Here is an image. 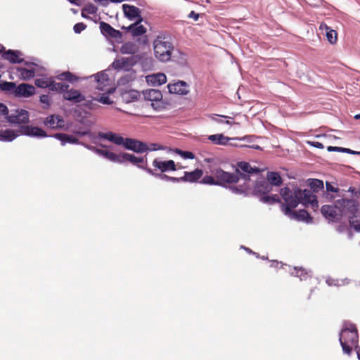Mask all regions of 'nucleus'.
I'll return each mask as SVG.
<instances>
[{
  "label": "nucleus",
  "instance_id": "obj_64",
  "mask_svg": "<svg viewBox=\"0 0 360 360\" xmlns=\"http://www.w3.org/2000/svg\"><path fill=\"white\" fill-rule=\"evenodd\" d=\"M188 18H193L195 21L198 20V18H199V14L198 13H196L195 11H192L189 14H188Z\"/></svg>",
  "mask_w": 360,
  "mask_h": 360
},
{
  "label": "nucleus",
  "instance_id": "obj_53",
  "mask_svg": "<svg viewBox=\"0 0 360 360\" xmlns=\"http://www.w3.org/2000/svg\"><path fill=\"white\" fill-rule=\"evenodd\" d=\"M280 194L285 200L291 194V191L289 188L284 187L281 189Z\"/></svg>",
  "mask_w": 360,
  "mask_h": 360
},
{
  "label": "nucleus",
  "instance_id": "obj_25",
  "mask_svg": "<svg viewBox=\"0 0 360 360\" xmlns=\"http://www.w3.org/2000/svg\"><path fill=\"white\" fill-rule=\"evenodd\" d=\"M45 124L52 129L62 127L63 126L64 121L59 115H50L46 118L44 122Z\"/></svg>",
  "mask_w": 360,
  "mask_h": 360
},
{
  "label": "nucleus",
  "instance_id": "obj_63",
  "mask_svg": "<svg viewBox=\"0 0 360 360\" xmlns=\"http://www.w3.org/2000/svg\"><path fill=\"white\" fill-rule=\"evenodd\" d=\"M148 147V150H157L161 148L160 146L157 143H151L150 146Z\"/></svg>",
  "mask_w": 360,
  "mask_h": 360
},
{
  "label": "nucleus",
  "instance_id": "obj_39",
  "mask_svg": "<svg viewBox=\"0 0 360 360\" xmlns=\"http://www.w3.org/2000/svg\"><path fill=\"white\" fill-rule=\"evenodd\" d=\"M18 72L20 77L25 80L30 79L35 75V72L33 69L29 70L24 68H18Z\"/></svg>",
  "mask_w": 360,
  "mask_h": 360
},
{
  "label": "nucleus",
  "instance_id": "obj_22",
  "mask_svg": "<svg viewBox=\"0 0 360 360\" xmlns=\"http://www.w3.org/2000/svg\"><path fill=\"white\" fill-rule=\"evenodd\" d=\"M142 21V19H138L136 22L130 25L127 29L131 33L133 37H139L146 32V28L143 25H139V23Z\"/></svg>",
  "mask_w": 360,
  "mask_h": 360
},
{
  "label": "nucleus",
  "instance_id": "obj_18",
  "mask_svg": "<svg viewBox=\"0 0 360 360\" xmlns=\"http://www.w3.org/2000/svg\"><path fill=\"white\" fill-rule=\"evenodd\" d=\"M98 136L101 139L108 140L116 145H123L124 139L122 138L117 134L109 131V132H99Z\"/></svg>",
  "mask_w": 360,
  "mask_h": 360
},
{
  "label": "nucleus",
  "instance_id": "obj_3",
  "mask_svg": "<svg viewBox=\"0 0 360 360\" xmlns=\"http://www.w3.org/2000/svg\"><path fill=\"white\" fill-rule=\"evenodd\" d=\"M210 174L215 176L217 186H226L236 184L239 181V170L236 169L235 173L224 171L221 168L216 167L210 169Z\"/></svg>",
  "mask_w": 360,
  "mask_h": 360
},
{
  "label": "nucleus",
  "instance_id": "obj_16",
  "mask_svg": "<svg viewBox=\"0 0 360 360\" xmlns=\"http://www.w3.org/2000/svg\"><path fill=\"white\" fill-rule=\"evenodd\" d=\"M99 27L101 33L105 37H110L112 38H120L122 33L115 29H114L110 24L105 22H101Z\"/></svg>",
  "mask_w": 360,
  "mask_h": 360
},
{
  "label": "nucleus",
  "instance_id": "obj_33",
  "mask_svg": "<svg viewBox=\"0 0 360 360\" xmlns=\"http://www.w3.org/2000/svg\"><path fill=\"white\" fill-rule=\"evenodd\" d=\"M144 96L146 99L151 101H160L162 98L161 91L158 89H149L146 91Z\"/></svg>",
  "mask_w": 360,
  "mask_h": 360
},
{
  "label": "nucleus",
  "instance_id": "obj_2",
  "mask_svg": "<svg viewBox=\"0 0 360 360\" xmlns=\"http://www.w3.org/2000/svg\"><path fill=\"white\" fill-rule=\"evenodd\" d=\"M344 353L349 355L352 348L358 347L359 335L354 325H350L349 328L342 330L339 338Z\"/></svg>",
  "mask_w": 360,
  "mask_h": 360
},
{
  "label": "nucleus",
  "instance_id": "obj_38",
  "mask_svg": "<svg viewBox=\"0 0 360 360\" xmlns=\"http://www.w3.org/2000/svg\"><path fill=\"white\" fill-rule=\"evenodd\" d=\"M56 78L58 80H65L69 82L73 83L79 79V77L73 75L69 71L64 72L61 74H59L58 76H56Z\"/></svg>",
  "mask_w": 360,
  "mask_h": 360
},
{
  "label": "nucleus",
  "instance_id": "obj_27",
  "mask_svg": "<svg viewBox=\"0 0 360 360\" xmlns=\"http://www.w3.org/2000/svg\"><path fill=\"white\" fill-rule=\"evenodd\" d=\"M202 174L203 172L200 169H195L193 172H185L183 181L195 182L202 177Z\"/></svg>",
  "mask_w": 360,
  "mask_h": 360
},
{
  "label": "nucleus",
  "instance_id": "obj_60",
  "mask_svg": "<svg viewBox=\"0 0 360 360\" xmlns=\"http://www.w3.org/2000/svg\"><path fill=\"white\" fill-rule=\"evenodd\" d=\"M308 3L312 6H319L321 5L322 0H307Z\"/></svg>",
  "mask_w": 360,
  "mask_h": 360
},
{
  "label": "nucleus",
  "instance_id": "obj_42",
  "mask_svg": "<svg viewBox=\"0 0 360 360\" xmlns=\"http://www.w3.org/2000/svg\"><path fill=\"white\" fill-rule=\"evenodd\" d=\"M311 191L313 193H318L319 191L323 189V183L322 181L319 179H312L309 184Z\"/></svg>",
  "mask_w": 360,
  "mask_h": 360
},
{
  "label": "nucleus",
  "instance_id": "obj_1",
  "mask_svg": "<svg viewBox=\"0 0 360 360\" xmlns=\"http://www.w3.org/2000/svg\"><path fill=\"white\" fill-rule=\"evenodd\" d=\"M155 56L162 62H167L171 59L174 46L169 35L160 34L153 41Z\"/></svg>",
  "mask_w": 360,
  "mask_h": 360
},
{
  "label": "nucleus",
  "instance_id": "obj_35",
  "mask_svg": "<svg viewBox=\"0 0 360 360\" xmlns=\"http://www.w3.org/2000/svg\"><path fill=\"white\" fill-rule=\"evenodd\" d=\"M15 86L16 84L14 82L3 81L0 79V89L5 93L14 95Z\"/></svg>",
  "mask_w": 360,
  "mask_h": 360
},
{
  "label": "nucleus",
  "instance_id": "obj_4",
  "mask_svg": "<svg viewBox=\"0 0 360 360\" xmlns=\"http://www.w3.org/2000/svg\"><path fill=\"white\" fill-rule=\"evenodd\" d=\"M236 169L239 170L238 176L239 179H241L244 181V185L240 186V188H234L233 191L236 193H240L244 192L248 188V186L246 185V183L250 181V174H258L261 172V170L257 167H252L251 165L247 162H238L237 163V168Z\"/></svg>",
  "mask_w": 360,
  "mask_h": 360
},
{
  "label": "nucleus",
  "instance_id": "obj_59",
  "mask_svg": "<svg viewBox=\"0 0 360 360\" xmlns=\"http://www.w3.org/2000/svg\"><path fill=\"white\" fill-rule=\"evenodd\" d=\"M326 190L328 191H330V192H333V193H337L339 191V188H335L330 184L327 182L326 183Z\"/></svg>",
  "mask_w": 360,
  "mask_h": 360
},
{
  "label": "nucleus",
  "instance_id": "obj_30",
  "mask_svg": "<svg viewBox=\"0 0 360 360\" xmlns=\"http://www.w3.org/2000/svg\"><path fill=\"white\" fill-rule=\"evenodd\" d=\"M266 179L269 184L271 186H279L282 184L283 181L280 174L277 172H268L266 174Z\"/></svg>",
  "mask_w": 360,
  "mask_h": 360
},
{
  "label": "nucleus",
  "instance_id": "obj_57",
  "mask_svg": "<svg viewBox=\"0 0 360 360\" xmlns=\"http://www.w3.org/2000/svg\"><path fill=\"white\" fill-rule=\"evenodd\" d=\"M180 153L184 158L193 159L195 158L194 154L190 151H180Z\"/></svg>",
  "mask_w": 360,
  "mask_h": 360
},
{
  "label": "nucleus",
  "instance_id": "obj_28",
  "mask_svg": "<svg viewBox=\"0 0 360 360\" xmlns=\"http://www.w3.org/2000/svg\"><path fill=\"white\" fill-rule=\"evenodd\" d=\"M120 53L122 54H135L139 51L138 46L131 41L124 43L120 47Z\"/></svg>",
  "mask_w": 360,
  "mask_h": 360
},
{
  "label": "nucleus",
  "instance_id": "obj_51",
  "mask_svg": "<svg viewBox=\"0 0 360 360\" xmlns=\"http://www.w3.org/2000/svg\"><path fill=\"white\" fill-rule=\"evenodd\" d=\"M86 28V25L84 22H78L74 25V31L75 33H80Z\"/></svg>",
  "mask_w": 360,
  "mask_h": 360
},
{
  "label": "nucleus",
  "instance_id": "obj_41",
  "mask_svg": "<svg viewBox=\"0 0 360 360\" xmlns=\"http://www.w3.org/2000/svg\"><path fill=\"white\" fill-rule=\"evenodd\" d=\"M260 200L264 203L271 205L276 202H281L279 196L276 194L272 195H262L260 196Z\"/></svg>",
  "mask_w": 360,
  "mask_h": 360
},
{
  "label": "nucleus",
  "instance_id": "obj_14",
  "mask_svg": "<svg viewBox=\"0 0 360 360\" xmlns=\"http://www.w3.org/2000/svg\"><path fill=\"white\" fill-rule=\"evenodd\" d=\"M167 88L169 92L171 94L186 95L189 92L188 84L183 81H179L174 84H169L167 85Z\"/></svg>",
  "mask_w": 360,
  "mask_h": 360
},
{
  "label": "nucleus",
  "instance_id": "obj_49",
  "mask_svg": "<svg viewBox=\"0 0 360 360\" xmlns=\"http://www.w3.org/2000/svg\"><path fill=\"white\" fill-rule=\"evenodd\" d=\"M67 134L56 133L53 136L60 141L61 144L64 146L67 143Z\"/></svg>",
  "mask_w": 360,
  "mask_h": 360
},
{
  "label": "nucleus",
  "instance_id": "obj_8",
  "mask_svg": "<svg viewBox=\"0 0 360 360\" xmlns=\"http://www.w3.org/2000/svg\"><path fill=\"white\" fill-rule=\"evenodd\" d=\"M136 63V60L134 56L130 57H122L115 59L112 63V67L115 70H128L131 69Z\"/></svg>",
  "mask_w": 360,
  "mask_h": 360
},
{
  "label": "nucleus",
  "instance_id": "obj_34",
  "mask_svg": "<svg viewBox=\"0 0 360 360\" xmlns=\"http://www.w3.org/2000/svg\"><path fill=\"white\" fill-rule=\"evenodd\" d=\"M271 189V186L265 181L257 182L255 187V191L262 195H266Z\"/></svg>",
  "mask_w": 360,
  "mask_h": 360
},
{
  "label": "nucleus",
  "instance_id": "obj_37",
  "mask_svg": "<svg viewBox=\"0 0 360 360\" xmlns=\"http://www.w3.org/2000/svg\"><path fill=\"white\" fill-rule=\"evenodd\" d=\"M349 221L351 227L356 231L360 232V212L349 216Z\"/></svg>",
  "mask_w": 360,
  "mask_h": 360
},
{
  "label": "nucleus",
  "instance_id": "obj_56",
  "mask_svg": "<svg viewBox=\"0 0 360 360\" xmlns=\"http://www.w3.org/2000/svg\"><path fill=\"white\" fill-rule=\"evenodd\" d=\"M67 143L78 144L79 143V139L72 135H67Z\"/></svg>",
  "mask_w": 360,
  "mask_h": 360
},
{
  "label": "nucleus",
  "instance_id": "obj_40",
  "mask_svg": "<svg viewBox=\"0 0 360 360\" xmlns=\"http://www.w3.org/2000/svg\"><path fill=\"white\" fill-rule=\"evenodd\" d=\"M50 84H51L49 89L52 91L65 92L69 87L68 84L56 82L52 79H51Z\"/></svg>",
  "mask_w": 360,
  "mask_h": 360
},
{
  "label": "nucleus",
  "instance_id": "obj_36",
  "mask_svg": "<svg viewBox=\"0 0 360 360\" xmlns=\"http://www.w3.org/2000/svg\"><path fill=\"white\" fill-rule=\"evenodd\" d=\"M208 139L215 144L226 145L229 141V138L224 136L221 134L210 135Z\"/></svg>",
  "mask_w": 360,
  "mask_h": 360
},
{
  "label": "nucleus",
  "instance_id": "obj_26",
  "mask_svg": "<svg viewBox=\"0 0 360 360\" xmlns=\"http://www.w3.org/2000/svg\"><path fill=\"white\" fill-rule=\"evenodd\" d=\"M94 151H95L97 154L99 155H102L106 159L114 162H119L120 159V154L117 155L113 152L108 151L106 150L99 149L94 147L91 148Z\"/></svg>",
  "mask_w": 360,
  "mask_h": 360
},
{
  "label": "nucleus",
  "instance_id": "obj_62",
  "mask_svg": "<svg viewBox=\"0 0 360 360\" xmlns=\"http://www.w3.org/2000/svg\"><path fill=\"white\" fill-rule=\"evenodd\" d=\"M342 153H348V154H359L360 153L359 152H356V151H354L349 148H342V150H341Z\"/></svg>",
  "mask_w": 360,
  "mask_h": 360
},
{
  "label": "nucleus",
  "instance_id": "obj_50",
  "mask_svg": "<svg viewBox=\"0 0 360 360\" xmlns=\"http://www.w3.org/2000/svg\"><path fill=\"white\" fill-rule=\"evenodd\" d=\"M97 101L103 104L109 105L112 103V101H111L110 97L105 94L101 96L99 98L97 99Z\"/></svg>",
  "mask_w": 360,
  "mask_h": 360
},
{
  "label": "nucleus",
  "instance_id": "obj_31",
  "mask_svg": "<svg viewBox=\"0 0 360 360\" xmlns=\"http://www.w3.org/2000/svg\"><path fill=\"white\" fill-rule=\"evenodd\" d=\"M122 99L126 103H130L137 101L140 97L139 92L136 90L125 91L122 93Z\"/></svg>",
  "mask_w": 360,
  "mask_h": 360
},
{
  "label": "nucleus",
  "instance_id": "obj_13",
  "mask_svg": "<svg viewBox=\"0 0 360 360\" xmlns=\"http://www.w3.org/2000/svg\"><path fill=\"white\" fill-rule=\"evenodd\" d=\"M20 133V134L37 137H46L47 136L46 131L42 129L29 125L21 126Z\"/></svg>",
  "mask_w": 360,
  "mask_h": 360
},
{
  "label": "nucleus",
  "instance_id": "obj_44",
  "mask_svg": "<svg viewBox=\"0 0 360 360\" xmlns=\"http://www.w3.org/2000/svg\"><path fill=\"white\" fill-rule=\"evenodd\" d=\"M51 79H37L35 80V85L40 88H49L51 85L50 84Z\"/></svg>",
  "mask_w": 360,
  "mask_h": 360
},
{
  "label": "nucleus",
  "instance_id": "obj_48",
  "mask_svg": "<svg viewBox=\"0 0 360 360\" xmlns=\"http://www.w3.org/2000/svg\"><path fill=\"white\" fill-rule=\"evenodd\" d=\"M281 209L282 212H283L285 213V214H286V215L292 214L293 215L294 212L292 210V209H293V208L291 206H290L289 205L281 203Z\"/></svg>",
  "mask_w": 360,
  "mask_h": 360
},
{
  "label": "nucleus",
  "instance_id": "obj_5",
  "mask_svg": "<svg viewBox=\"0 0 360 360\" xmlns=\"http://www.w3.org/2000/svg\"><path fill=\"white\" fill-rule=\"evenodd\" d=\"M321 213L324 217L330 221H338L342 216V210L340 207L337 205H325L321 207Z\"/></svg>",
  "mask_w": 360,
  "mask_h": 360
},
{
  "label": "nucleus",
  "instance_id": "obj_6",
  "mask_svg": "<svg viewBox=\"0 0 360 360\" xmlns=\"http://www.w3.org/2000/svg\"><path fill=\"white\" fill-rule=\"evenodd\" d=\"M6 118L11 124H27L29 122V112L23 109H15Z\"/></svg>",
  "mask_w": 360,
  "mask_h": 360
},
{
  "label": "nucleus",
  "instance_id": "obj_54",
  "mask_svg": "<svg viewBox=\"0 0 360 360\" xmlns=\"http://www.w3.org/2000/svg\"><path fill=\"white\" fill-rule=\"evenodd\" d=\"M40 102L43 104L46 105V108H47L50 105V98L49 96L46 94H43L40 96Z\"/></svg>",
  "mask_w": 360,
  "mask_h": 360
},
{
  "label": "nucleus",
  "instance_id": "obj_12",
  "mask_svg": "<svg viewBox=\"0 0 360 360\" xmlns=\"http://www.w3.org/2000/svg\"><path fill=\"white\" fill-rule=\"evenodd\" d=\"M153 166L161 172L175 171L176 169V165L172 160L166 161L160 159H155L153 161Z\"/></svg>",
  "mask_w": 360,
  "mask_h": 360
},
{
  "label": "nucleus",
  "instance_id": "obj_19",
  "mask_svg": "<svg viewBox=\"0 0 360 360\" xmlns=\"http://www.w3.org/2000/svg\"><path fill=\"white\" fill-rule=\"evenodd\" d=\"M21 53L19 51L8 50L2 54V58L11 63H20L23 59L20 58Z\"/></svg>",
  "mask_w": 360,
  "mask_h": 360
},
{
  "label": "nucleus",
  "instance_id": "obj_20",
  "mask_svg": "<svg viewBox=\"0 0 360 360\" xmlns=\"http://www.w3.org/2000/svg\"><path fill=\"white\" fill-rule=\"evenodd\" d=\"M126 161H129L134 165H138L139 167H140V166H143L144 167H146L143 165H139L143 163V158H138L134 156V155L125 153H120L118 163H124Z\"/></svg>",
  "mask_w": 360,
  "mask_h": 360
},
{
  "label": "nucleus",
  "instance_id": "obj_23",
  "mask_svg": "<svg viewBox=\"0 0 360 360\" xmlns=\"http://www.w3.org/2000/svg\"><path fill=\"white\" fill-rule=\"evenodd\" d=\"M20 134V130L15 131L11 129H1L0 130V141H12L17 136Z\"/></svg>",
  "mask_w": 360,
  "mask_h": 360
},
{
  "label": "nucleus",
  "instance_id": "obj_47",
  "mask_svg": "<svg viewBox=\"0 0 360 360\" xmlns=\"http://www.w3.org/2000/svg\"><path fill=\"white\" fill-rule=\"evenodd\" d=\"M140 168L145 169L148 173H149L151 175L160 177L162 180L169 181V179H170L169 176H167L166 174H155L153 172V170L150 168L144 167L143 166H140Z\"/></svg>",
  "mask_w": 360,
  "mask_h": 360
},
{
  "label": "nucleus",
  "instance_id": "obj_58",
  "mask_svg": "<svg viewBox=\"0 0 360 360\" xmlns=\"http://www.w3.org/2000/svg\"><path fill=\"white\" fill-rule=\"evenodd\" d=\"M8 108L4 104L0 103V116L8 115Z\"/></svg>",
  "mask_w": 360,
  "mask_h": 360
},
{
  "label": "nucleus",
  "instance_id": "obj_29",
  "mask_svg": "<svg viewBox=\"0 0 360 360\" xmlns=\"http://www.w3.org/2000/svg\"><path fill=\"white\" fill-rule=\"evenodd\" d=\"M300 189H296L294 191L293 193H291L285 200V202L286 204L291 206L292 208H295L299 203H300Z\"/></svg>",
  "mask_w": 360,
  "mask_h": 360
},
{
  "label": "nucleus",
  "instance_id": "obj_10",
  "mask_svg": "<svg viewBox=\"0 0 360 360\" xmlns=\"http://www.w3.org/2000/svg\"><path fill=\"white\" fill-rule=\"evenodd\" d=\"M35 93V88L34 86L28 84H20L15 86L14 96L17 97L28 98Z\"/></svg>",
  "mask_w": 360,
  "mask_h": 360
},
{
  "label": "nucleus",
  "instance_id": "obj_24",
  "mask_svg": "<svg viewBox=\"0 0 360 360\" xmlns=\"http://www.w3.org/2000/svg\"><path fill=\"white\" fill-rule=\"evenodd\" d=\"M146 81L148 84L153 86H160L167 82V77L163 73H158L156 75H148Z\"/></svg>",
  "mask_w": 360,
  "mask_h": 360
},
{
  "label": "nucleus",
  "instance_id": "obj_11",
  "mask_svg": "<svg viewBox=\"0 0 360 360\" xmlns=\"http://www.w3.org/2000/svg\"><path fill=\"white\" fill-rule=\"evenodd\" d=\"M299 198L300 203L304 205L311 204L314 207L318 206L316 196L309 189H304L303 191L300 189V196Z\"/></svg>",
  "mask_w": 360,
  "mask_h": 360
},
{
  "label": "nucleus",
  "instance_id": "obj_32",
  "mask_svg": "<svg viewBox=\"0 0 360 360\" xmlns=\"http://www.w3.org/2000/svg\"><path fill=\"white\" fill-rule=\"evenodd\" d=\"M319 29L326 30L327 39L330 44H333L336 43L338 36L336 31L331 30L326 24L324 23L321 24Z\"/></svg>",
  "mask_w": 360,
  "mask_h": 360
},
{
  "label": "nucleus",
  "instance_id": "obj_43",
  "mask_svg": "<svg viewBox=\"0 0 360 360\" xmlns=\"http://www.w3.org/2000/svg\"><path fill=\"white\" fill-rule=\"evenodd\" d=\"M201 184L209 185H217V179L214 175H205L200 181Z\"/></svg>",
  "mask_w": 360,
  "mask_h": 360
},
{
  "label": "nucleus",
  "instance_id": "obj_61",
  "mask_svg": "<svg viewBox=\"0 0 360 360\" xmlns=\"http://www.w3.org/2000/svg\"><path fill=\"white\" fill-rule=\"evenodd\" d=\"M328 151L329 152H341L342 147H338V146H328L327 148Z\"/></svg>",
  "mask_w": 360,
  "mask_h": 360
},
{
  "label": "nucleus",
  "instance_id": "obj_9",
  "mask_svg": "<svg viewBox=\"0 0 360 360\" xmlns=\"http://www.w3.org/2000/svg\"><path fill=\"white\" fill-rule=\"evenodd\" d=\"M123 146L125 148L131 150L136 153H143L148 150V147L146 143L133 139H125L124 141Z\"/></svg>",
  "mask_w": 360,
  "mask_h": 360
},
{
  "label": "nucleus",
  "instance_id": "obj_46",
  "mask_svg": "<svg viewBox=\"0 0 360 360\" xmlns=\"http://www.w3.org/2000/svg\"><path fill=\"white\" fill-rule=\"evenodd\" d=\"M294 274L295 276L299 277L300 280H306L308 278L307 272L302 268L298 269L295 267Z\"/></svg>",
  "mask_w": 360,
  "mask_h": 360
},
{
  "label": "nucleus",
  "instance_id": "obj_45",
  "mask_svg": "<svg viewBox=\"0 0 360 360\" xmlns=\"http://www.w3.org/2000/svg\"><path fill=\"white\" fill-rule=\"evenodd\" d=\"M293 216L300 220H307L308 218H310L309 214L304 210L293 212Z\"/></svg>",
  "mask_w": 360,
  "mask_h": 360
},
{
  "label": "nucleus",
  "instance_id": "obj_21",
  "mask_svg": "<svg viewBox=\"0 0 360 360\" xmlns=\"http://www.w3.org/2000/svg\"><path fill=\"white\" fill-rule=\"evenodd\" d=\"M95 81L97 84L96 89L100 91H105L104 87L108 85L109 78L108 75L103 72H101L94 75Z\"/></svg>",
  "mask_w": 360,
  "mask_h": 360
},
{
  "label": "nucleus",
  "instance_id": "obj_7",
  "mask_svg": "<svg viewBox=\"0 0 360 360\" xmlns=\"http://www.w3.org/2000/svg\"><path fill=\"white\" fill-rule=\"evenodd\" d=\"M337 205L340 207L342 213L349 212L352 215L359 213L358 211V203L354 199L342 198L336 200Z\"/></svg>",
  "mask_w": 360,
  "mask_h": 360
},
{
  "label": "nucleus",
  "instance_id": "obj_15",
  "mask_svg": "<svg viewBox=\"0 0 360 360\" xmlns=\"http://www.w3.org/2000/svg\"><path fill=\"white\" fill-rule=\"evenodd\" d=\"M63 98L75 103H82L86 101L85 96H83L79 90L74 89L70 90L67 89L63 94Z\"/></svg>",
  "mask_w": 360,
  "mask_h": 360
},
{
  "label": "nucleus",
  "instance_id": "obj_55",
  "mask_svg": "<svg viewBox=\"0 0 360 360\" xmlns=\"http://www.w3.org/2000/svg\"><path fill=\"white\" fill-rule=\"evenodd\" d=\"M306 143H307V144H308L311 146L317 148L323 149L324 148V146L323 145V143L318 142V141H307Z\"/></svg>",
  "mask_w": 360,
  "mask_h": 360
},
{
  "label": "nucleus",
  "instance_id": "obj_17",
  "mask_svg": "<svg viewBox=\"0 0 360 360\" xmlns=\"http://www.w3.org/2000/svg\"><path fill=\"white\" fill-rule=\"evenodd\" d=\"M122 8L124 15L130 20L142 19L141 16V11L138 7L129 4H124L122 6Z\"/></svg>",
  "mask_w": 360,
  "mask_h": 360
},
{
  "label": "nucleus",
  "instance_id": "obj_52",
  "mask_svg": "<svg viewBox=\"0 0 360 360\" xmlns=\"http://www.w3.org/2000/svg\"><path fill=\"white\" fill-rule=\"evenodd\" d=\"M83 10L89 14H94L97 12V8L91 4L86 5Z\"/></svg>",
  "mask_w": 360,
  "mask_h": 360
}]
</instances>
